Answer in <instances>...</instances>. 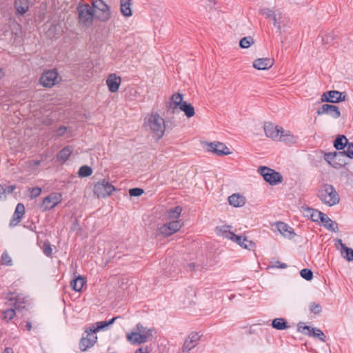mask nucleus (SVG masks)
I'll list each match as a JSON object with an SVG mask.
<instances>
[{
    "label": "nucleus",
    "mask_w": 353,
    "mask_h": 353,
    "mask_svg": "<svg viewBox=\"0 0 353 353\" xmlns=\"http://www.w3.org/2000/svg\"><path fill=\"white\" fill-rule=\"evenodd\" d=\"M317 196L324 204L328 206L336 205L340 201L339 195L332 185L323 184L319 190Z\"/></svg>",
    "instance_id": "obj_1"
},
{
    "label": "nucleus",
    "mask_w": 353,
    "mask_h": 353,
    "mask_svg": "<svg viewBox=\"0 0 353 353\" xmlns=\"http://www.w3.org/2000/svg\"><path fill=\"white\" fill-rule=\"evenodd\" d=\"M6 299L8 305L18 312H21L29 305L28 297L17 292H8L6 296Z\"/></svg>",
    "instance_id": "obj_2"
},
{
    "label": "nucleus",
    "mask_w": 353,
    "mask_h": 353,
    "mask_svg": "<svg viewBox=\"0 0 353 353\" xmlns=\"http://www.w3.org/2000/svg\"><path fill=\"white\" fill-rule=\"evenodd\" d=\"M147 125L157 139L163 137L165 129V121L159 114L150 115L148 118Z\"/></svg>",
    "instance_id": "obj_3"
},
{
    "label": "nucleus",
    "mask_w": 353,
    "mask_h": 353,
    "mask_svg": "<svg viewBox=\"0 0 353 353\" xmlns=\"http://www.w3.org/2000/svg\"><path fill=\"white\" fill-rule=\"evenodd\" d=\"M230 226L224 225L220 230L223 233L225 234V237L234 242H236L238 245L245 249L252 250L255 247L254 242L248 241L245 237L235 234L234 232H230L229 229Z\"/></svg>",
    "instance_id": "obj_4"
},
{
    "label": "nucleus",
    "mask_w": 353,
    "mask_h": 353,
    "mask_svg": "<svg viewBox=\"0 0 353 353\" xmlns=\"http://www.w3.org/2000/svg\"><path fill=\"white\" fill-rule=\"evenodd\" d=\"M343 151H338L334 152H326L324 154V159L333 168H341L347 164Z\"/></svg>",
    "instance_id": "obj_5"
},
{
    "label": "nucleus",
    "mask_w": 353,
    "mask_h": 353,
    "mask_svg": "<svg viewBox=\"0 0 353 353\" xmlns=\"http://www.w3.org/2000/svg\"><path fill=\"white\" fill-rule=\"evenodd\" d=\"M258 171L263 177L264 180L270 185H276L283 180V176L279 172L268 167L260 166Z\"/></svg>",
    "instance_id": "obj_6"
},
{
    "label": "nucleus",
    "mask_w": 353,
    "mask_h": 353,
    "mask_svg": "<svg viewBox=\"0 0 353 353\" xmlns=\"http://www.w3.org/2000/svg\"><path fill=\"white\" fill-rule=\"evenodd\" d=\"M115 190L113 185L103 179L94 184L93 192L98 198H105L110 196Z\"/></svg>",
    "instance_id": "obj_7"
},
{
    "label": "nucleus",
    "mask_w": 353,
    "mask_h": 353,
    "mask_svg": "<svg viewBox=\"0 0 353 353\" xmlns=\"http://www.w3.org/2000/svg\"><path fill=\"white\" fill-rule=\"evenodd\" d=\"M62 200V195L59 192H52L45 197L40 204L41 211H49L57 206Z\"/></svg>",
    "instance_id": "obj_8"
},
{
    "label": "nucleus",
    "mask_w": 353,
    "mask_h": 353,
    "mask_svg": "<svg viewBox=\"0 0 353 353\" xmlns=\"http://www.w3.org/2000/svg\"><path fill=\"white\" fill-rule=\"evenodd\" d=\"M96 16L101 21H107L110 16L108 6L102 0H97L92 3Z\"/></svg>",
    "instance_id": "obj_9"
},
{
    "label": "nucleus",
    "mask_w": 353,
    "mask_h": 353,
    "mask_svg": "<svg viewBox=\"0 0 353 353\" xmlns=\"http://www.w3.org/2000/svg\"><path fill=\"white\" fill-rule=\"evenodd\" d=\"M78 11L80 23L85 26H89L92 24L93 21L94 12L88 4H85L83 6L79 8Z\"/></svg>",
    "instance_id": "obj_10"
},
{
    "label": "nucleus",
    "mask_w": 353,
    "mask_h": 353,
    "mask_svg": "<svg viewBox=\"0 0 353 353\" xmlns=\"http://www.w3.org/2000/svg\"><path fill=\"white\" fill-rule=\"evenodd\" d=\"M181 226L182 224L179 220L170 221L161 226L159 228V232L165 236H169L179 231Z\"/></svg>",
    "instance_id": "obj_11"
},
{
    "label": "nucleus",
    "mask_w": 353,
    "mask_h": 353,
    "mask_svg": "<svg viewBox=\"0 0 353 353\" xmlns=\"http://www.w3.org/2000/svg\"><path fill=\"white\" fill-rule=\"evenodd\" d=\"M345 95L338 90H330L323 93L321 97L322 102H329L332 103H339L345 101Z\"/></svg>",
    "instance_id": "obj_12"
},
{
    "label": "nucleus",
    "mask_w": 353,
    "mask_h": 353,
    "mask_svg": "<svg viewBox=\"0 0 353 353\" xmlns=\"http://www.w3.org/2000/svg\"><path fill=\"white\" fill-rule=\"evenodd\" d=\"M58 73L55 70H50L44 72L40 77V83L46 88H51L55 84Z\"/></svg>",
    "instance_id": "obj_13"
},
{
    "label": "nucleus",
    "mask_w": 353,
    "mask_h": 353,
    "mask_svg": "<svg viewBox=\"0 0 353 353\" xmlns=\"http://www.w3.org/2000/svg\"><path fill=\"white\" fill-rule=\"evenodd\" d=\"M316 113L318 115L327 114L334 119H338L341 116V112L339 107L331 104L323 105L317 110Z\"/></svg>",
    "instance_id": "obj_14"
},
{
    "label": "nucleus",
    "mask_w": 353,
    "mask_h": 353,
    "mask_svg": "<svg viewBox=\"0 0 353 353\" xmlns=\"http://www.w3.org/2000/svg\"><path fill=\"white\" fill-rule=\"evenodd\" d=\"M153 337L152 334H140V333L131 332L127 334L126 338L127 340L131 343L132 344H142L145 343L149 341H151Z\"/></svg>",
    "instance_id": "obj_15"
},
{
    "label": "nucleus",
    "mask_w": 353,
    "mask_h": 353,
    "mask_svg": "<svg viewBox=\"0 0 353 353\" xmlns=\"http://www.w3.org/2000/svg\"><path fill=\"white\" fill-rule=\"evenodd\" d=\"M119 316H115L110 319L109 321H99L95 323L96 326L93 325L92 327H87L85 330V333H88V336L95 334L99 330H106L109 325H112L116 319H119Z\"/></svg>",
    "instance_id": "obj_16"
},
{
    "label": "nucleus",
    "mask_w": 353,
    "mask_h": 353,
    "mask_svg": "<svg viewBox=\"0 0 353 353\" xmlns=\"http://www.w3.org/2000/svg\"><path fill=\"white\" fill-rule=\"evenodd\" d=\"M183 95L180 93H175L171 97V101L168 105V112L174 114L179 113V108L183 104Z\"/></svg>",
    "instance_id": "obj_17"
},
{
    "label": "nucleus",
    "mask_w": 353,
    "mask_h": 353,
    "mask_svg": "<svg viewBox=\"0 0 353 353\" xmlns=\"http://www.w3.org/2000/svg\"><path fill=\"white\" fill-rule=\"evenodd\" d=\"M208 150L218 156L228 155L231 153L230 149L223 143L212 142L208 144Z\"/></svg>",
    "instance_id": "obj_18"
},
{
    "label": "nucleus",
    "mask_w": 353,
    "mask_h": 353,
    "mask_svg": "<svg viewBox=\"0 0 353 353\" xmlns=\"http://www.w3.org/2000/svg\"><path fill=\"white\" fill-rule=\"evenodd\" d=\"M264 130L266 136L274 140H278L280 133L284 132L283 128H279L272 123H265L264 125Z\"/></svg>",
    "instance_id": "obj_19"
},
{
    "label": "nucleus",
    "mask_w": 353,
    "mask_h": 353,
    "mask_svg": "<svg viewBox=\"0 0 353 353\" xmlns=\"http://www.w3.org/2000/svg\"><path fill=\"white\" fill-rule=\"evenodd\" d=\"M201 335L198 332H192L189 334L187 339L185 341L183 345V352H189L190 350L193 349L198 343Z\"/></svg>",
    "instance_id": "obj_20"
},
{
    "label": "nucleus",
    "mask_w": 353,
    "mask_h": 353,
    "mask_svg": "<svg viewBox=\"0 0 353 353\" xmlns=\"http://www.w3.org/2000/svg\"><path fill=\"white\" fill-rule=\"evenodd\" d=\"M97 336L94 335V334H92L88 336V333H86V336H83L79 342V348L81 351L84 352L87 350L88 348L92 347L95 343L97 342Z\"/></svg>",
    "instance_id": "obj_21"
},
{
    "label": "nucleus",
    "mask_w": 353,
    "mask_h": 353,
    "mask_svg": "<svg viewBox=\"0 0 353 353\" xmlns=\"http://www.w3.org/2000/svg\"><path fill=\"white\" fill-rule=\"evenodd\" d=\"M274 64V60L270 58H259L253 62V67L257 70H268Z\"/></svg>",
    "instance_id": "obj_22"
},
{
    "label": "nucleus",
    "mask_w": 353,
    "mask_h": 353,
    "mask_svg": "<svg viewBox=\"0 0 353 353\" xmlns=\"http://www.w3.org/2000/svg\"><path fill=\"white\" fill-rule=\"evenodd\" d=\"M121 78L115 74H110L106 80V83L111 92H115L119 90L121 84Z\"/></svg>",
    "instance_id": "obj_23"
},
{
    "label": "nucleus",
    "mask_w": 353,
    "mask_h": 353,
    "mask_svg": "<svg viewBox=\"0 0 353 353\" xmlns=\"http://www.w3.org/2000/svg\"><path fill=\"white\" fill-rule=\"evenodd\" d=\"M25 213V207L23 203H18L16 206L12 219L10 220L11 226L17 225L20 221Z\"/></svg>",
    "instance_id": "obj_24"
},
{
    "label": "nucleus",
    "mask_w": 353,
    "mask_h": 353,
    "mask_svg": "<svg viewBox=\"0 0 353 353\" xmlns=\"http://www.w3.org/2000/svg\"><path fill=\"white\" fill-rule=\"evenodd\" d=\"M276 228L283 236L290 239L295 236L293 229L283 222H278L276 223Z\"/></svg>",
    "instance_id": "obj_25"
},
{
    "label": "nucleus",
    "mask_w": 353,
    "mask_h": 353,
    "mask_svg": "<svg viewBox=\"0 0 353 353\" xmlns=\"http://www.w3.org/2000/svg\"><path fill=\"white\" fill-rule=\"evenodd\" d=\"M303 208L304 209V210L306 212L305 215L307 216H310L311 220L314 222L321 221V220L322 219L321 217H324L323 216L324 213H323L321 211H319L317 210H315V209H313V208H311L309 207H306V208L303 207Z\"/></svg>",
    "instance_id": "obj_26"
},
{
    "label": "nucleus",
    "mask_w": 353,
    "mask_h": 353,
    "mask_svg": "<svg viewBox=\"0 0 353 353\" xmlns=\"http://www.w3.org/2000/svg\"><path fill=\"white\" fill-rule=\"evenodd\" d=\"M228 203L230 205L235 208L242 207L245 203V199L243 196L239 194H233L228 197Z\"/></svg>",
    "instance_id": "obj_27"
},
{
    "label": "nucleus",
    "mask_w": 353,
    "mask_h": 353,
    "mask_svg": "<svg viewBox=\"0 0 353 353\" xmlns=\"http://www.w3.org/2000/svg\"><path fill=\"white\" fill-rule=\"evenodd\" d=\"M73 151L71 145H67L61 150L56 155L57 160L60 162L66 161Z\"/></svg>",
    "instance_id": "obj_28"
},
{
    "label": "nucleus",
    "mask_w": 353,
    "mask_h": 353,
    "mask_svg": "<svg viewBox=\"0 0 353 353\" xmlns=\"http://www.w3.org/2000/svg\"><path fill=\"white\" fill-rule=\"evenodd\" d=\"M85 283V279L79 275L70 281V287L76 292H81Z\"/></svg>",
    "instance_id": "obj_29"
},
{
    "label": "nucleus",
    "mask_w": 353,
    "mask_h": 353,
    "mask_svg": "<svg viewBox=\"0 0 353 353\" xmlns=\"http://www.w3.org/2000/svg\"><path fill=\"white\" fill-rule=\"evenodd\" d=\"M14 6L17 13L23 15L29 9V1L28 0H15Z\"/></svg>",
    "instance_id": "obj_30"
},
{
    "label": "nucleus",
    "mask_w": 353,
    "mask_h": 353,
    "mask_svg": "<svg viewBox=\"0 0 353 353\" xmlns=\"http://www.w3.org/2000/svg\"><path fill=\"white\" fill-rule=\"evenodd\" d=\"M324 217H321V222L322 223V225L327 230L332 231V232H336L338 231V224L336 222L332 221L331 219H330L325 214H323Z\"/></svg>",
    "instance_id": "obj_31"
},
{
    "label": "nucleus",
    "mask_w": 353,
    "mask_h": 353,
    "mask_svg": "<svg viewBox=\"0 0 353 353\" xmlns=\"http://www.w3.org/2000/svg\"><path fill=\"white\" fill-rule=\"evenodd\" d=\"M16 311L13 307L8 308L1 312V320L8 323L16 316Z\"/></svg>",
    "instance_id": "obj_32"
},
{
    "label": "nucleus",
    "mask_w": 353,
    "mask_h": 353,
    "mask_svg": "<svg viewBox=\"0 0 353 353\" xmlns=\"http://www.w3.org/2000/svg\"><path fill=\"white\" fill-rule=\"evenodd\" d=\"M348 143V140L345 135H338L334 141V147L337 150H342L345 148Z\"/></svg>",
    "instance_id": "obj_33"
},
{
    "label": "nucleus",
    "mask_w": 353,
    "mask_h": 353,
    "mask_svg": "<svg viewBox=\"0 0 353 353\" xmlns=\"http://www.w3.org/2000/svg\"><path fill=\"white\" fill-rule=\"evenodd\" d=\"M273 328L278 330H283L288 328V322L283 318H276L272 322Z\"/></svg>",
    "instance_id": "obj_34"
},
{
    "label": "nucleus",
    "mask_w": 353,
    "mask_h": 353,
    "mask_svg": "<svg viewBox=\"0 0 353 353\" xmlns=\"http://www.w3.org/2000/svg\"><path fill=\"white\" fill-rule=\"evenodd\" d=\"M182 208L179 205H177L168 210L166 212V216L170 221L176 220L180 216Z\"/></svg>",
    "instance_id": "obj_35"
},
{
    "label": "nucleus",
    "mask_w": 353,
    "mask_h": 353,
    "mask_svg": "<svg viewBox=\"0 0 353 353\" xmlns=\"http://www.w3.org/2000/svg\"><path fill=\"white\" fill-rule=\"evenodd\" d=\"M179 110L184 112L185 114L188 118L193 117L195 114L194 107L191 104L188 103L186 101H184L183 104H181V105L179 108Z\"/></svg>",
    "instance_id": "obj_36"
},
{
    "label": "nucleus",
    "mask_w": 353,
    "mask_h": 353,
    "mask_svg": "<svg viewBox=\"0 0 353 353\" xmlns=\"http://www.w3.org/2000/svg\"><path fill=\"white\" fill-rule=\"evenodd\" d=\"M130 6V0H121V12L123 16L130 17L132 15Z\"/></svg>",
    "instance_id": "obj_37"
},
{
    "label": "nucleus",
    "mask_w": 353,
    "mask_h": 353,
    "mask_svg": "<svg viewBox=\"0 0 353 353\" xmlns=\"http://www.w3.org/2000/svg\"><path fill=\"white\" fill-rule=\"evenodd\" d=\"M278 140L286 143H296V138L290 132L285 133L284 132L283 133H280Z\"/></svg>",
    "instance_id": "obj_38"
},
{
    "label": "nucleus",
    "mask_w": 353,
    "mask_h": 353,
    "mask_svg": "<svg viewBox=\"0 0 353 353\" xmlns=\"http://www.w3.org/2000/svg\"><path fill=\"white\" fill-rule=\"evenodd\" d=\"M306 334L310 336L316 337L323 342L325 341L326 336L320 329L312 327L311 332Z\"/></svg>",
    "instance_id": "obj_39"
},
{
    "label": "nucleus",
    "mask_w": 353,
    "mask_h": 353,
    "mask_svg": "<svg viewBox=\"0 0 353 353\" xmlns=\"http://www.w3.org/2000/svg\"><path fill=\"white\" fill-rule=\"evenodd\" d=\"M134 332L140 333V334H150L153 335L154 330L152 328L145 327L141 323H139L136 325L135 331Z\"/></svg>",
    "instance_id": "obj_40"
},
{
    "label": "nucleus",
    "mask_w": 353,
    "mask_h": 353,
    "mask_svg": "<svg viewBox=\"0 0 353 353\" xmlns=\"http://www.w3.org/2000/svg\"><path fill=\"white\" fill-rule=\"evenodd\" d=\"M92 174V169L88 165H82L78 171L79 177H87Z\"/></svg>",
    "instance_id": "obj_41"
},
{
    "label": "nucleus",
    "mask_w": 353,
    "mask_h": 353,
    "mask_svg": "<svg viewBox=\"0 0 353 353\" xmlns=\"http://www.w3.org/2000/svg\"><path fill=\"white\" fill-rule=\"evenodd\" d=\"M253 43L254 40L251 37H245L240 40L239 46L241 48H248Z\"/></svg>",
    "instance_id": "obj_42"
},
{
    "label": "nucleus",
    "mask_w": 353,
    "mask_h": 353,
    "mask_svg": "<svg viewBox=\"0 0 353 353\" xmlns=\"http://www.w3.org/2000/svg\"><path fill=\"white\" fill-rule=\"evenodd\" d=\"M300 275L306 281H311L313 279V272L311 270L304 268L300 271Z\"/></svg>",
    "instance_id": "obj_43"
},
{
    "label": "nucleus",
    "mask_w": 353,
    "mask_h": 353,
    "mask_svg": "<svg viewBox=\"0 0 353 353\" xmlns=\"http://www.w3.org/2000/svg\"><path fill=\"white\" fill-rule=\"evenodd\" d=\"M309 307L310 312L314 314H318L322 311L321 305L319 303H316L315 302L311 303Z\"/></svg>",
    "instance_id": "obj_44"
},
{
    "label": "nucleus",
    "mask_w": 353,
    "mask_h": 353,
    "mask_svg": "<svg viewBox=\"0 0 353 353\" xmlns=\"http://www.w3.org/2000/svg\"><path fill=\"white\" fill-rule=\"evenodd\" d=\"M342 249L345 253L344 258H345L348 261H353V250L347 248L345 244H342Z\"/></svg>",
    "instance_id": "obj_45"
},
{
    "label": "nucleus",
    "mask_w": 353,
    "mask_h": 353,
    "mask_svg": "<svg viewBox=\"0 0 353 353\" xmlns=\"http://www.w3.org/2000/svg\"><path fill=\"white\" fill-rule=\"evenodd\" d=\"M28 190L30 192L29 196L31 199L37 198L41 192V189L39 187L29 188Z\"/></svg>",
    "instance_id": "obj_46"
},
{
    "label": "nucleus",
    "mask_w": 353,
    "mask_h": 353,
    "mask_svg": "<svg viewBox=\"0 0 353 353\" xmlns=\"http://www.w3.org/2000/svg\"><path fill=\"white\" fill-rule=\"evenodd\" d=\"M1 262L3 265H12V259L6 252H5L2 254L1 258Z\"/></svg>",
    "instance_id": "obj_47"
},
{
    "label": "nucleus",
    "mask_w": 353,
    "mask_h": 353,
    "mask_svg": "<svg viewBox=\"0 0 353 353\" xmlns=\"http://www.w3.org/2000/svg\"><path fill=\"white\" fill-rule=\"evenodd\" d=\"M143 192V190L139 188H134L129 190L130 196H139L142 195Z\"/></svg>",
    "instance_id": "obj_48"
},
{
    "label": "nucleus",
    "mask_w": 353,
    "mask_h": 353,
    "mask_svg": "<svg viewBox=\"0 0 353 353\" xmlns=\"http://www.w3.org/2000/svg\"><path fill=\"white\" fill-rule=\"evenodd\" d=\"M297 330L299 332L303 333L307 335L306 333L310 332L312 327L308 325H304L303 323H299L298 324Z\"/></svg>",
    "instance_id": "obj_49"
},
{
    "label": "nucleus",
    "mask_w": 353,
    "mask_h": 353,
    "mask_svg": "<svg viewBox=\"0 0 353 353\" xmlns=\"http://www.w3.org/2000/svg\"><path fill=\"white\" fill-rule=\"evenodd\" d=\"M260 13L266 18L271 19L275 14L274 12L270 8H264L260 10Z\"/></svg>",
    "instance_id": "obj_50"
},
{
    "label": "nucleus",
    "mask_w": 353,
    "mask_h": 353,
    "mask_svg": "<svg viewBox=\"0 0 353 353\" xmlns=\"http://www.w3.org/2000/svg\"><path fill=\"white\" fill-rule=\"evenodd\" d=\"M43 252L47 256H51L52 253V250L50 243L46 242L43 243Z\"/></svg>",
    "instance_id": "obj_51"
},
{
    "label": "nucleus",
    "mask_w": 353,
    "mask_h": 353,
    "mask_svg": "<svg viewBox=\"0 0 353 353\" xmlns=\"http://www.w3.org/2000/svg\"><path fill=\"white\" fill-rule=\"evenodd\" d=\"M269 267L284 269L288 267V265L286 263H281L279 261H271L270 263Z\"/></svg>",
    "instance_id": "obj_52"
},
{
    "label": "nucleus",
    "mask_w": 353,
    "mask_h": 353,
    "mask_svg": "<svg viewBox=\"0 0 353 353\" xmlns=\"http://www.w3.org/2000/svg\"><path fill=\"white\" fill-rule=\"evenodd\" d=\"M346 150H343V152H345V156L348 158L352 159L353 158V142L348 143Z\"/></svg>",
    "instance_id": "obj_53"
},
{
    "label": "nucleus",
    "mask_w": 353,
    "mask_h": 353,
    "mask_svg": "<svg viewBox=\"0 0 353 353\" xmlns=\"http://www.w3.org/2000/svg\"><path fill=\"white\" fill-rule=\"evenodd\" d=\"M187 268L191 270H201L203 267L201 265H196L194 263H189L187 264Z\"/></svg>",
    "instance_id": "obj_54"
},
{
    "label": "nucleus",
    "mask_w": 353,
    "mask_h": 353,
    "mask_svg": "<svg viewBox=\"0 0 353 353\" xmlns=\"http://www.w3.org/2000/svg\"><path fill=\"white\" fill-rule=\"evenodd\" d=\"M67 131V128L65 126H60L56 130V134L58 137L63 136Z\"/></svg>",
    "instance_id": "obj_55"
},
{
    "label": "nucleus",
    "mask_w": 353,
    "mask_h": 353,
    "mask_svg": "<svg viewBox=\"0 0 353 353\" xmlns=\"http://www.w3.org/2000/svg\"><path fill=\"white\" fill-rule=\"evenodd\" d=\"M16 189L15 185H8L6 188H4V190H6V194H10L12 193V192Z\"/></svg>",
    "instance_id": "obj_56"
},
{
    "label": "nucleus",
    "mask_w": 353,
    "mask_h": 353,
    "mask_svg": "<svg viewBox=\"0 0 353 353\" xmlns=\"http://www.w3.org/2000/svg\"><path fill=\"white\" fill-rule=\"evenodd\" d=\"M6 199V190H4V188L0 184V200H5Z\"/></svg>",
    "instance_id": "obj_57"
},
{
    "label": "nucleus",
    "mask_w": 353,
    "mask_h": 353,
    "mask_svg": "<svg viewBox=\"0 0 353 353\" xmlns=\"http://www.w3.org/2000/svg\"><path fill=\"white\" fill-rule=\"evenodd\" d=\"M333 39L334 38L332 35H326L324 37H323L322 41L324 43H328V42H330V41H332Z\"/></svg>",
    "instance_id": "obj_58"
},
{
    "label": "nucleus",
    "mask_w": 353,
    "mask_h": 353,
    "mask_svg": "<svg viewBox=\"0 0 353 353\" xmlns=\"http://www.w3.org/2000/svg\"><path fill=\"white\" fill-rule=\"evenodd\" d=\"M271 19H272L273 21V23H274V26H276V27H278L279 28H280V25L279 23L277 22V19H276V14L274 15V17H272L271 18Z\"/></svg>",
    "instance_id": "obj_59"
},
{
    "label": "nucleus",
    "mask_w": 353,
    "mask_h": 353,
    "mask_svg": "<svg viewBox=\"0 0 353 353\" xmlns=\"http://www.w3.org/2000/svg\"><path fill=\"white\" fill-rule=\"evenodd\" d=\"M25 328L28 330V331H30L31 329H32V323L30 321H27L26 323V325H25Z\"/></svg>",
    "instance_id": "obj_60"
},
{
    "label": "nucleus",
    "mask_w": 353,
    "mask_h": 353,
    "mask_svg": "<svg viewBox=\"0 0 353 353\" xmlns=\"http://www.w3.org/2000/svg\"><path fill=\"white\" fill-rule=\"evenodd\" d=\"M2 353H13V350L11 347H6Z\"/></svg>",
    "instance_id": "obj_61"
},
{
    "label": "nucleus",
    "mask_w": 353,
    "mask_h": 353,
    "mask_svg": "<svg viewBox=\"0 0 353 353\" xmlns=\"http://www.w3.org/2000/svg\"><path fill=\"white\" fill-rule=\"evenodd\" d=\"M40 163H41V161L39 160L32 161V165L34 166H39L40 165Z\"/></svg>",
    "instance_id": "obj_62"
},
{
    "label": "nucleus",
    "mask_w": 353,
    "mask_h": 353,
    "mask_svg": "<svg viewBox=\"0 0 353 353\" xmlns=\"http://www.w3.org/2000/svg\"><path fill=\"white\" fill-rule=\"evenodd\" d=\"M134 353H146L143 352V349L141 347L138 348Z\"/></svg>",
    "instance_id": "obj_63"
},
{
    "label": "nucleus",
    "mask_w": 353,
    "mask_h": 353,
    "mask_svg": "<svg viewBox=\"0 0 353 353\" xmlns=\"http://www.w3.org/2000/svg\"><path fill=\"white\" fill-rule=\"evenodd\" d=\"M5 75V72H3V70L0 68V79L3 78Z\"/></svg>",
    "instance_id": "obj_64"
}]
</instances>
